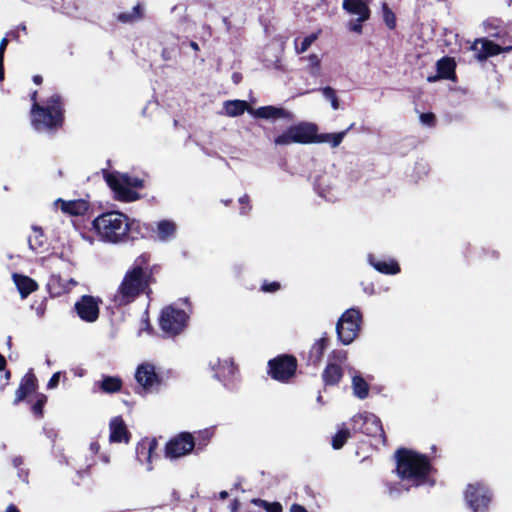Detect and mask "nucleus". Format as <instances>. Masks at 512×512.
Listing matches in <instances>:
<instances>
[{
  "mask_svg": "<svg viewBox=\"0 0 512 512\" xmlns=\"http://www.w3.org/2000/svg\"><path fill=\"white\" fill-rule=\"evenodd\" d=\"M397 476L410 486L434 485L432 465L428 457L413 450L400 448L395 453Z\"/></svg>",
  "mask_w": 512,
  "mask_h": 512,
  "instance_id": "nucleus-2",
  "label": "nucleus"
},
{
  "mask_svg": "<svg viewBox=\"0 0 512 512\" xmlns=\"http://www.w3.org/2000/svg\"><path fill=\"white\" fill-rule=\"evenodd\" d=\"M28 244L32 251L41 253L46 246V240L40 228L34 227L32 234L28 237Z\"/></svg>",
  "mask_w": 512,
  "mask_h": 512,
  "instance_id": "nucleus-32",
  "label": "nucleus"
},
{
  "mask_svg": "<svg viewBox=\"0 0 512 512\" xmlns=\"http://www.w3.org/2000/svg\"><path fill=\"white\" fill-rule=\"evenodd\" d=\"M349 437L350 432L348 429H340L332 438V447L336 450L342 448Z\"/></svg>",
  "mask_w": 512,
  "mask_h": 512,
  "instance_id": "nucleus-39",
  "label": "nucleus"
},
{
  "mask_svg": "<svg viewBox=\"0 0 512 512\" xmlns=\"http://www.w3.org/2000/svg\"><path fill=\"white\" fill-rule=\"evenodd\" d=\"M342 7L349 14L360 16V20H368L370 17L366 0H344Z\"/></svg>",
  "mask_w": 512,
  "mask_h": 512,
  "instance_id": "nucleus-26",
  "label": "nucleus"
},
{
  "mask_svg": "<svg viewBox=\"0 0 512 512\" xmlns=\"http://www.w3.org/2000/svg\"><path fill=\"white\" fill-rule=\"evenodd\" d=\"M351 422L354 431L373 437L377 439L378 443L385 444L386 437L382 423L375 414L370 412L359 413L351 419Z\"/></svg>",
  "mask_w": 512,
  "mask_h": 512,
  "instance_id": "nucleus-8",
  "label": "nucleus"
},
{
  "mask_svg": "<svg viewBox=\"0 0 512 512\" xmlns=\"http://www.w3.org/2000/svg\"><path fill=\"white\" fill-rule=\"evenodd\" d=\"M17 30L18 31H22V32H24L26 34L27 33L26 24L25 23H21L20 25H18Z\"/></svg>",
  "mask_w": 512,
  "mask_h": 512,
  "instance_id": "nucleus-60",
  "label": "nucleus"
},
{
  "mask_svg": "<svg viewBox=\"0 0 512 512\" xmlns=\"http://www.w3.org/2000/svg\"><path fill=\"white\" fill-rule=\"evenodd\" d=\"M9 35H11L12 38L15 39V40H18V38H19L18 30L10 32Z\"/></svg>",
  "mask_w": 512,
  "mask_h": 512,
  "instance_id": "nucleus-62",
  "label": "nucleus"
},
{
  "mask_svg": "<svg viewBox=\"0 0 512 512\" xmlns=\"http://www.w3.org/2000/svg\"><path fill=\"white\" fill-rule=\"evenodd\" d=\"M318 127L314 123L301 122L290 126L274 140L276 145L284 146L292 143L309 144L315 142Z\"/></svg>",
  "mask_w": 512,
  "mask_h": 512,
  "instance_id": "nucleus-6",
  "label": "nucleus"
},
{
  "mask_svg": "<svg viewBox=\"0 0 512 512\" xmlns=\"http://www.w3.org/2000/svg\"><path fill=\"white\" fill-rule=\"evenodd\" d=\"M122 388V380L117 376L102 375L101 380L95 381L92 386V393L102 392L113 394Z\"/></svg>",
  "mask_w": 512,
  "mask_h": 512,
  "instance_id": "nucleus-20",
  "label": "nucleus"
},
{
  "mask_svg": "<svg viewBox=\"0 0 512 512\" xmlns=\"http://www.w3.org/2000/svg\"><path fill=\"white\" fill-rule=\"evenodd\" d=\"M148 268V255L142 254L135 259L133 265L126 271L118 289L111 296L114 306L128 305L145 292L149 285L150 273Z\"/></svg>",
  "mask_w": 512,
  "mask_h": 512,
  "instance_id": "nucleus-1",
  "label": "nucleus"
},
{
  "mask_svg": "<svg viewBox=\"0 0 512 512\" xmlns=\"http://www.w3.org/2000/svg\"><path fill=\"white\" fill-rule=\"evenodd\" d=\"M239 203L242 205L240 213L243 215L247 214L251 209V206L249 205V197L247 195L240 197Z\"/></svg>",
  "mask_w": 512,
  "mask_h": 512,
  "instance_id": "nucleus-46",
  "label": "nucleus"
},
{
  "mask_svg": "<svg viewBox=\"0 0 512 512\" xmlns=\"http://www.w3.org/2000/svg\"><path fill=\"white\" fill-rule=\"evenodd\" d=\"M33 82L36 84V85H40L42 83V77L40 75H35L33 77Z\"/></svg>",
  "mask_w": 512,
  "mask_h": 512,
  "instance_id": "nucleus-59",
  "label": "nucleus"
},
{
  "mask_svg": "<svg viewBox=\"0 0 512 512\" xmlns=\"http://www.w3.org/2000/svg\"><path fill=\"white\" fill-rule=\"evenodd\" d=\"M509 51H512V45L511 46L502 47L501 53L502 52H509Z\"/></svg>",
  "mask_w": 512,
  "mask_h": 512,
  "instance_id": "nucleus-63",
  "label": "nucleus"
},
{
  "mask_svg": "<svg viewBox=\"0 0 512 512\" xmlns=\"http://www.w3.org/2000/svg\"><path fill=\"white\" fill-rule=\"evenodd\" d=\"M387 492L390 497L397 498L401 495L402 491H408L411 487L408 483L401 482V483H387Z\"/></svg>",
  "mask_w": 512,
  "mask_h": 512,
  "instance_id": "nucleus-38",
  "label": "nucleus"
},
{
  "mask_svg": "<svg viewBox=\"0 0 512 512\" xmlns=\"http://www.w3.org/2000/svg\"><path fill=\"white\" fill-rule=\"evenodd\" d=\"M63 102L57 93L42 102H35L31 108L32 126L38 132H51L63 123Z\"/></svg>",
  "mask_w": 512,
  "mask_h": 512,
  "instance_id": "nucleus-4",
  "label": "nucleus"
},
{
  "mask_svg": "<svg viewBox=\"0 0 512 512\" xmlns=\"http://www.w3.org/2000/svg\"><path fill=\"white\" fill-rule=\"evenodd\" d=\"M368 262L376 271L382 274L395 275L400 272V266L394 259H382L369 254Z\"/></svg>",
  "mask_w": 512,
  "mask_h": 512,
  "instance_id": "nucleus-22",
  "label": "nucleus"
},
{
  "mask_svg": "<svg viewBox=\"0 0 512 512\" xmlns=\"http://www.w3.org/2000/svg\"><path fill=\"white\" fill-rule=\"evenodd\" d=\"M297 361L291 355H279L268 362V374L279 382H288L296 372Z\"/></svg>",
  "mask_w": 512,
  "mask_h": 512,
  "instance_id": "nucleus-10",
  "label": "nucleus"
},
{
  "mask_svg": "<svg viewBox=\"0 0 512 512\" xmlns=\"http://www.w3.org/2000/svg\"><path fill=\"white\" fill-rule=\"evenodd\" d=\"M439 79H443V78H442V76H439V73H438V72H437V75H435V76H429V77L427 78V80H428L429 82H435V81H437V80H439Z\"/></svg>",
  "mask_w": 512,
  "mask_h": 512,
  "instance_id": "nucleus-56",
  "label": "nucleus"
},
{
  "mask_svg": "<svg viewBox=\"0 0 512 512\" xmlns=\"http://www.w3.org/2000/svg\"><path fill=\"white\" fill-rule=\"evenodd\" d=\"M134 220L118 211H109L97 216L93 222L97 236L102 242L119 244L128 239V232L131 229Z\"/></svg>",
  "mask_w": 512,
  "mask_h": 512,
  "instance_id": "nucleus-3",
  "label": "nucleus"
},
{
  "mask_svg": "<svg viewBox=\"0 0 512 512\" xmlns=\"http://www.w3.org/2000/svg\"><path fill=\"white\" fill-rule=\"evenodd\" d=\"M211 369L214 371V377L219 381L226 384V381L233 377L236 373V366L231 359H215L209 363Z\"/></svg>",
  "mask_w": 512,
  "mask_h": 512,
  "instance_id": "nucleus-17",
  "label": "nucleus"
},
{
  "mask_svg": "<svg viewBox=\"0 0 512 512\" xmlns=\"http://www.w3.org/2000/svg\"><path fill=\"white\" fill-rule=\"evenodd\" d=\"M383 17L385 24L393 29L396 25V17L395 14L388 8L386 4L383 5Z\"/></svg>",
  "mask_w": 512,
  "mask_h": 512,
  "instance_id": "nucleus-42",
  "label": "nucleus"
},
{
  "mask_svg": "<svg viewBox=\"0 0 512 512\" xmlns=\"http://www.w3.org/2000/svg\"><path fill=\"white\" fill-rule=\"evenodd\" d=\"M101 302L97 297L83 295L75 303V311L81 320L93 323L99 317V305Z\"/></svg>",
  "mask_w": 512,
  "mask_h": 512,
  "instance_id": "nucleus-14",
  "label": "nucleus"
},
{
  "mask_svg": "<svg viewBox=\"0 0 512 512\" xmlns=\"http://www.w3.org/2000/svg\"><path fill=\"white\" fill-rule=\"evenodd\" d=\"M227 497H228V492H227V491H221V492L219 493V498H220L221 500H225Z\"/></svg>",
  "mask_w": 512,
  "mask_h": 512,
  "instance_id": "nucleus-61",
  "label": "nucleus"
},
{
  "mask_svg": "<svg viewBox=\"0 0 512 512\" xmlns=\"http://www.w3.org/2000/svg\"><path fill=\"white\" fill-rule=\"evenodd\" d=\"M6 512H20V511L18 510V508L15 505L11 504L7 507Z\"/></svg>",
  "mask_w": 512,
  "mask_h": 512,
  "instance_id": "nucleus-58",
  "label": "nucleus"
},
{
  "mask_svg": "<svg viewBox=\"0 0 512 512\" xmlns=\"http://www.w3.org/2000/svg\"><path fill=\"white\" fill-rule=\"evenodd\" d=\"M4 56H0V82L4 79Z\"/></svg>",
  "mask_w": 512,
  "mask_h": 512,
  "instance_id": "nucleus-55",
  "label": "nucleus"
},
{
  "mask_svg": "<svg viewBox=\"0 0 512 512\" xmlns=\"http://www.w3.org/2000/svg\"><path fill=\"white\" fill-rule=\"evenodd\" d=\"M290 512H307L306 508L299 504H293L290 507Z\"/></svg>",
  "mask_w": 512,
  "mask_h": 512,
  "instance_id": "nucleus-52",
  "label": "nucleus"
},
{
  "mask_svg": "<svg viewBox=\"0 0 512 512\" xmlns=\"http://www.w3.org/2000/svg\"><path fill=\"white\" fill-rule=\"evenodd\" d=\"M489 488L482 484H469L465 493L467 504L474 512H485L491 501Z\"/></svg>",
  "mask_w": 512,
  "mask_h": 512,
  "instance_id": "nucleus-11",
  "label": "nucleus"
},
{
  "mask_svg": "<svg viewBox=\"0 0 512 512\" xmlns=\"http://www.w3.org/2000/svg\"><path fill=\"white\" fill-rule=\"evenodd\" d=\"M38 382L36 376L29 372L21 379L20 385L16 391L13 404L17 405L21 401L27 399L32 394H37Z\"/></svg>",
  "mask_w": 512,
  "mask_h": 512,
  "instance_id": "nucleus-19",
  "label": "nucleus"
},
{
  "mask_svg": "<svg viewBox=\"0 0 512 512\" xmlns=\"http://www.w3.org/2000/svg\"><path fill=\"white\" fill-rule=\"evenodd\" d=\"M252 503L262 507L267 512H282L283 508L282 505L279 502H268L266 500L262 499H253Z\"/></svg>",
  "mask_w": 512,
  "mask_h": 512,
  "instance_id": "nucleus-40",
  "label": "nucleus"
},
{
  "mask_svg": "<svg viewBox=\"0 0 512 512\" xmlns=\"http://www.w3.org/2000/svg\"><path fill=\"white\" fill-rule=\"evenodd\" d=\"M362 322V314L358 308L347 309L336 324L338 339L344 345L351 344L357 337Z\"/></svg>",
  "mask_w": 512,
  "mask_h": 512,
  "instance_id": "nucleus-7",
  "label": "nucleus"
},
{
  "mask_svg": "<svg viewBox=\"0 0 512 512\" xmlns=\"http://www.w3.org/2000/svg\"><path fill=\"white\" fill-rule=\"evenodd\" d=\"M420 121L424 125L432 126L435 121V116L433 113H422L420 115Z\"/></svg>",
  "mask_w": 512,
  "mask_h": 512,
  "instance_id": "nucleus-45",
  "label": "nucleus"
},
{
  "mask_svg": "<svg viewBox=\"0 0 512 512\" xmlns=\"http://www.w3.org/2000/svg\"><path fill=\"white\" fill-rule=\"evenodd\" d=\"M110 442L113 443H127L129 441V435L126 425L121 417H114L111 419L110 424Z\"/></svg>",
  "mask_w": 512,
  "mask_h": 512,
  "instance_id": "nucleus-24",
  "label": "nucleus"
},
{
  "mask_svg": "<svg viewBox=\"0 0 512 512\" xmlns=\"http://www.w3.org/2000/svg\"><path fill=\"white\" fill-rule=\"evenodd\" d=\"M56 205L60 204L61 210L70 215H83L88 210V204L84 200L64 201L58 199Z\"/></svg>",
  "mask_w": 512,
  "mask_h": 512,
  "instance_id": "nucleus-28",
  "label": "nucleus"
},
{
  "mask_svg": "<svg viewBox=\"0 0 512 512\" xmlns=\"http://www.w3.org/2000/svg\"><path fill=\"white\" fill-rule=\"evenodd\" d=\"M329 341L326 336H322L317 340L309 351L308 361L313 365H318L321 361L324 351L328 348Z\"/></svg>",
  "mask_w": 512,
  "mask_h": 512,
  "instance_id": "nucleus-31",
  "label": "nucleus"
},
{
  "mask_svg": "<svg viewBox=\"0 0 512 512\" xmlns=\"http://www.w3.org/2000/svg\"><path fill=\"white\" fill-rule=\"evenodd\" d=\"M135 379L147 393L158 391L161 384V379L155 371V366L150 363H143L138 366Z\"/></svg>",
  "mask_w": 512,
  "mask_h": 512,
  "instance_id": "nucleus-13",
  "label": "nucleus"
},
{
  "mask_svg": "<svg viewBox=\"0 0 512 512\" xmlns=\"http://www.w3.org/2000/svg\"><path fill=\"white\" fill-rule=\"evenodd\" d=\"M318 38V33H312L308 36H306L300 43L299 39L296 38L294 41L295 44V51L297 54H302L306 52L309 47L316 41Z\"/></svg>",
  "mask_w": 512,
  "mask_h": 512,
  "instance_id": "nucleus-36",
  "label": "nucleus"
},
{
  "mask_svg": "<svg viewBox=\"0 0 512 512\" xmlns=\"http://www.w3.org/2000/svg\"><path fill=\"white\" fill-rule=\"evenodd\" d=\"M353 126V124L346 130L344 131H341V132H338V133H322V134H318V132H316V136H315V142L314 143H327L329 144L332 148H336L338 147L344 137L346 136L347 132L349 129H351V127Z\"/></svg>",
  "mask_w": 512,
  "mask_h": 512,
  "instance_id": "nucleus-30",
  "label": "nucleus"
},
{
  "mask_svg": "<svg viewBox=\"0 0 512 512\" xmlns=\"http://www.w3.org/2000/svg\"><path fill=\"white\" fill-rule=\"evenodd\" d=\"M348 373L352 378L353 395L361 400L366 399L370 390L368 382L353 367L348 368Z\"/></svg>",
  "mask_w": 512,
  "mask_h": 512,
  "instance_id": "nucleus-23",
  "label": "nucleus"
},
{
  "mask_svg": "<svg viewBox=\"0 0 512 512\" xmlns=\"http://www.w3.org/2000/svg\"><path fill=\"white\" fill-rule=\"evenodd\" d=\"M104 177L117 200L132 202L139 198V194L133 188H142V179L119 172H108Z\"/></svg>",
  "mask_w": 512,
  "mask_h": 512,
  "instance_id": "nucleus-5",
  "label": "nucleus"
},
{
  "mask_svg": "<svg viewBox=\"0 0 512 512\" xmlns=\"http://www.w3.org/2000/svg\"><path fill=\"white\" fill-rule=\"evenodd\" d=\"M470 49L475 52V58L479 62L501 53L502 47L486 38L476 39Z\"/></svg>",
  "mask_w": 512,
  "mask_h": 512,
  "instance_id": "nucleus-16",
  "label": "nucleus"
},
{
  "mask_svg": "<svg viewBox=\"0 0 512 512\" xmlns=\"http://www.w3.org/2000/svg\"><path fill=\"white\" fill-rule=\"evenodd\" d=\"M36 98H37V91H34V92L32 93V95H31V100L33 101V104H34L35 102H37Z\"/></svg>",
  "mask_w": 512,
  "mask_h": 512,
  "instance_id": "nucleus-64",
  "label": "nucleus"
},
{
  "mask_svg": "<svg viewBox=\"0 0 512 512\" xmlns=\"http://www.w3.org/2000/svg\"><path fill=\"white\" fill-rule=\"evenodd\" d=\"M61 372H56L52 375L50 380L48 381L47 388L54 389L58 386L60 380Z\"/></svg>",
  "mask_w": 512,
  "mask_h": 512,
  "instance_id": "nucleus-47",
  "label": "nucleus"
},
{
  "mask_svg": "<svg viewBox=\"0 0 512 512\" xmlns=\"http://www.w3.org/2000/svg\"><path fill=\"white\" fill-rule=\"evenodd\" d=\"M177 224L172 220H161L156 224V237L160 242H169L177 235Z\"/></svg>",
  "mask_w": 512,
  "mask_h": 512,
  "instance_id": "nucleus-25",
  "label": "nucleus"
},
{
  "mask_svg": "<svg viewBox=\"0 0 512 512\" xmlns=\"http://www.w3.org/2000/svg\"><path fill=\"white\" fill-rule=\"evenodd\" d=\"M188 314L179 308L171 305L164 308L160 316V328L170 336L181 333L186 327Z\"/></svg>",
  "mask_w": 512,
  "mask_h": 512,
  "instance_id": "nucleus-9",
  "label": "nucleus"
},
{
  "mask_svg": "<svg viewBox=\"0 0 512 512\" xmlns=\"http://www.w3.org/2000/svg\"><path fill=\"white\" fill-rule=\"evenodd\" d=\"M12 278L21 295V298H26L38 287L37 283L28 276L14 273Z\"/></svg>",
  "mask_w": 512,
  "mask_h": 512,
  "instance_id": "nucleus-27",
  "label": "nucleus"
},
{
  "mask_svg": "<svg viewBox=\"0 0 512 512\" xmlns=\"http://www.w3.org/2000/svg\"><path fill=\"white\" fill-rule=\"evenodd\" d=\"M157 448L156 440L144 441L139 443L136 448V458L140 464H147L148 472L153 470L152 463L157 457L155 450Z\"/></svg>",
  "mask_w": 512,
  "mask_h": 512,
  "instance_id": "nucleus-18",
  "label": "nucleus"
},
{
  "mask_svg": "<svg viewBox=\"0 0 512 512\" xmlns=\"http://www.w3.org/2000/svg\"><path fill=\"white\" fill-rule=\"evenodd\" d=\"M249 113L255 118L261 119H291L292 113L284 108L275 106H262L257 109H250Z\"/></svg>",
  "mask_w": 512,
  "mask_h": 512,
  "instance_id": "nucleus-21",
  "label": "nucleus"
},
{
  "mask_svg": "<svg viewBox=\"0 0 512 512\" xmlns=\"http://www.w3.org/2000/svg\"><path fill=\"white\" fill-rule=\"evenodd\" d=\"M24 464V459L22 456H15L12 459V465L14 468L19 469Z\"/></svg>",
  "mask_w": 512,
  "mask_h": 512,
  "instance_id": "nucleus-48",
  "label": "nucleus"
},
{
  "mask_svg": "<svg viewBox=\"0 0 512 512\" xmlns=\"http://www.w3.org/2000/svg\"><path fill=\"white\" fill-rule=\"evenodd\" d=\"M301 60L308 62V72L312 77H319L321 74V59L316 54H310L307 57H302Z\"/></svg>",
  "mask_w": 512,
  "mask_h": 512,
  "instance_id": "nucleus-35",
  "label": "nucleus"
},
{
  "mask_svg": "<svg viewBox=\"0 0 512 512\" xmlns=\"http://www.w3.org/2000/svg\"><path fill=\"white\" fill-rule=\"evenodd\" d=\"M32 309H35V313L39 318H42L44 316L46 310L45 305L43 303H41L37 307L32 306Z\"/></svg>",
  "mask_w": 512,
  "mask_h": 512,
  "instance_id": "nucleus-49",
  "label": "nucleus"
},
{
  "mask_svg": "<svg viewBox=\"0 0 512 512\" xmlns=\"http://www.w3.org/2000/svg\"><path fill=\"white\" fill-rule=\"evenodd\" d=\"M347 359L345 351H337L333 353V361L329 359L327 366L322 373V379L327 386L337 385L343 377L341 364Z\"/></svg>",
  "mask_w": 512,
  "mask_h": 512,
  "instance_id": "nucleus-15",
  "label": "nucleus"
},
{
  "mask_svg": "<svg viewBox=\"0 0 512 512\" xmlns=\"http://www.w3.org/2000/svg\"><path fill=\"white\" fill-rule=\"evenodd\" d=\"M7 45H8V39L6 37H4L0 41V56H4L5 50L7 48Z\"/></svg>",
  "mask_w": 512,
  "mask_h": 512,
  "instance_id": "nucleus-51",
  "label": "nucleus"
},
{
  "mask_svg": "<svg viewBox=\"0 0 512 512\" xmlns=\"http://www.w3.org/2000/svg\"><path fill=\"white\" fill-rule=\"evenodd\" d=\"M35 397L36 401L32 405V412L35 416L40 418L43 416V408L47 402V396L42 393H37Z\"/></svg>",
  "mask_w": 512,
  "mask_h": 512,
  "instance_id": "nucleus-41",
  "label": "nucleus"
},
{
  "mask_svg": "<svg viewBox=\"0 0 512 512\" xmlns=\"http://www.w3.org/2000/svg\"><path fill=\"white\" fill-rule=\"evenodd\" d=\"M437 72L443 79H453L455 76V62L449 57H443L437 62Z\"/></svg>",
  "mask_w": 512,
  "mask_h": 512,
  "instance_id": "nucleus-33",
  "label": "nucleus"
},
{
  "mask_svg": "<svg viewBox=\"0 0 512 512\" xmlns=\"http://www.w3.org/2000/svg\"><path fill=\"white\" fill-rule=\"evenodd\" d=\"M143 17L142 8L139 4L134 6L131 11L118 14L117 20L121 23H134Z\"/></svg>",
  "mask_w": 512,
  "mask_h": 512,
  "instance_id": "nucleus-34",
  "label": "nucleus"
},
{
  "mask_svg": "<svg viewBox=\"0 0 512 512\" xmlns=\"http://www.w3.org/2000/svg\"><path fill=\"white\" fill-rule=\"evenodd\" d=\"M280 289V283L278 282H271V283H263L261 286V290L266 293H273Z\"/></svg>",
  "mask_w": 512,
  "mask_h": 512,
  "instance_id": "nucleus-44",
  "label": "nucleus"
},
{
  "mask_svg": "<svg viewBox=\"0 0 512 512\" xmlns=\"http://www.w3.org/2000/svg\"><path fill=\"white\" fill-rule=\"evenodd\" d=\"M18 470V477L23 481V482H28V470L26 469H23L22 467L17 469Z\"/></svg>",
  "mask_w": 512,
  "mask_h": 512,
  "instance_id": "nucleus-50",
  "label": "nucleus"
},
{
  "mask_svg": "<svg viewBox=\"0 0 512 512\" xmlns=\"http://www.w3.org/2000/svg\"><path fill=\"white\" fill-rule=\"evenodd\" d=\"M194 447L195 441L192 434L182 432L166 444L165 454L169 459H177L189 454Z\"/></svg>",
  "mask_w": 512,
  "mask_h": 512,
  "instance_id": "nucleus-12",
  "label": "nucleus"
},
{
  "mask_svg": "<svg viewBox=\"0 0 512 512\" xmlns=\"http://www.w3.org/2000/svg\"><path fill=\"white\" fill-rule=\"evenodd\" d=\"M324 99L331 103V107L333 110H338L340 108V103L338 97L336 95V90L330 86H326L320 89Z\"/></svg>",
  "mask_w": 512,
  "mask_h": 512,
  "instance_id": "nucleus-37",
  "label": "nucleus"
},
{
  "mask_svg": "<svg viewBox=\"0 0 512 512\" xmlns=\"http://www.w3.org/2000/svg\"><path fill=\"white\" fill-rule=\"evenodd\" d=\"M365 21L360 20V16H358L355 20H351L347 26L350 31L360 34L362 32V23Z\"/></svg>",
  "mask_w": 512,
  "mask_h": 512,
  "instance_id": "nucleus-43",
  "label": "nucleus"
},
{
  "mask_svg": "<svg viewBox=\"0 0 512 512\" xmlns=\"http://www.w3.org/2000/svg\"><path fill=\"white\" fill-rule=\"evenodd\" d=\"M6 366V359L3 355L0 354V371L3 370Z\"/></svg>",
  "mask_w": 512,
  "mask_h": 512,
  "instance_id": "nucleus-57",
  "label": "nucleus"
},
{
  "mask_svg": "<svg viewBox=\"0 0 512 512\" xmlns=\"http://www.w3.org/2000/svg\"><path fill=\"white\" fill-rule=\"evenodd\" d=\"M363 291L368 295H372L374 293L373 284H368V285L364 286Z\"/></svg>",
  "mask_w": 512,
  "mask_h": 512,
  "instance_id": "nucleus-54",
  "label": "nucleus"
},
{
  "mask_svg": "<svg viewBox=\"0 0 512 512\" xmlns=\"http://www.w3.org/2000/svg\"><path fill=\"white\" fill-rule=\"evenodd\" d=\"M248 103L244 100H227L223 103L224 114L229 117H237L242 115L245 111L249 113Z\"/></svg>",
  "mask_w": 512,
  "mask_h": 512,
  "instance_id": "nucleus-29",
  "label": "nucleus"
},
{
  "mask_svg": "<svg viewBox=\"0 0 512 512\" xmlns=\"http://www.w3.org/2000/svg\"><path fill=\"white\" fill-rule=\"evenodd\" d=\"M100 449L98 442H91L89 450L92 454H97Z\"/></svg>",
  "mask_w": 512,
  "mask_h": 512,
  "instance_id": "nucleus-53",
  "label": "nucleus"
}]
</instances>
